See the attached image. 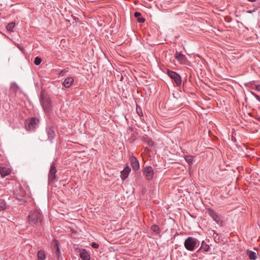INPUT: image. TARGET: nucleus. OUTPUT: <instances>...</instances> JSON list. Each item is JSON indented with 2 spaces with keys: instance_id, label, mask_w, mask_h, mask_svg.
<instances>
[{
  "instance_id": "f257e3e1",
  "label": "nucleus",
  "mask_w": 260,
  "mask_h": 260,
  "mask_svg": "<svg viewBox=\"0 0 260 260\" xmlns=\"http://www.w3.org/2000/svg\"><path fill=\"white\" fill-rule=\"evenodd\" d=\"M29 223L36 226H39L42 224L43 217L39 210H36L31 211L28 217Z\"/></svg>"
},
{
  "instance_id": "f03ea898",
  "label": "nucleus",
  "mask_w": 260,
  "mask_h": 260,
  "mask_svg": "<svg viewBox=\"0 0 260 260\" xmlns=\"http://www.w3.org/2000/svg\"><path fill=\"white\" fill-rule=\"evenodd\" d=\"M40 101L44 111L45 112H49L52 109V103L50 98L47 95L42 92Z\"/></svg>"
},
{
  "instance_id": "7ed1b4c3",
  "label": "nucleus",
  "mask_w": 260,
  "mask_h": 260,
  "mask_svg": "<svg viewBox=\"0 0 260 260\" xmlns=\"http://www.w3.org/2000/svg\"><path fill=\"white\" fill-rule=\"evenodd\" d=\"M198 244H199V241L198 239L192 237H188L185 239L184 242L185 248L191 251H192L195 249Z\"/></svg>"
},
{
  "instance_id": "20e7f679",
  "label": "nucleus",
  "mask_w": 260,
  "mask_h": 260,
  "mask_svg": "<svg viewBox=\"0 0 260 260\" xmlns=\"http://www.w3.org/2000/svg\"><path fill=\"white\" fill-rule=\"evenodd\" d=\"M207 211L209 215L217 224L221 226L223 225V220L220 214L211 208H209Z\"/></svg>"
},
{
  "instance_id": "39448f33",
  "label": "nucleus",
  "mask_w": 260,
  "mask_h": 260,
  "mask_svg": "<svg viewBox=\"0 0 260 260\" xmlns=\"http://www.w3.org/2000/svg\"><path fill=\"white\" fill-rule=\"evenodd\" d=\"M26 194L25 189L21 186L14 191V196L16 199L22 202L25 201Z\"/></svg>"
},
{
  "instance_id": "423d86ee",
  "label": "nucleus",
  "mask_w": 260,
  "mask_h": 260,
  "mask_svg": "<svg viewBox=\"0 0 260 260\" xmlns=\"http://www.w3.org/2000/svg\"><path fill=\"white\" fill-rule=\"evenodd\" d=\"M168 75L173 80L176 86H180L182 83V80L180 76L177 73L168 70L167 71Z\"/></svg>"
},
{
  "instance_id": "0eeeda50",
  "label": "nucleus",
  "mask_w": 260,
  "mask_h": 260,
  "mask_svg": "<svg viewBox=\"0 0 260 260\" xmlns=\"http://www.w3.org/2000/svg\"><path fill=\"white\" fill-rule=\"evenodd\" d=\"M39 120L36 117H32L26 121L25 127L27 131L33 130L36 128L39 123Z\"/></svg>"
},
{
  "instance_id": "6e6552de",
  "label": "nucleus",
  "mask_w": 260,
  "mask_h": 260,
  "mask_svg": "<svg viewBox=\"0 0 260 260\" xmlns=\"http://www.w3.org/2000/svg\"><path fill=\"white\" fill-rule=\"evenodd\" d=\"M57 172L56 167L53 163L50 166L48 174V183H52L57 181L56 178V173Z\"/></svg>"
},
{
  "instance_id": "1a4fd4ad",
  "label": "nucleus",
  "mask_w": 260,
  "mask_h": 260,
  "mask_svg": "<svg viewBox=\"0 0 260 260\" xmlns=\"http://www.w3.org/2000/svg\"><path fill=\"white\" fill-rule=\"evenodd\" d=\"M143 175L148 180H151L153 177L154 172L151 166H146L143 170Z\"/></svg>"
},
{
  "instance_id": "9d476101",
  "label": "nucleus",
  "mask_w": 260,
  "mask_h": 260,
  "mask_svg": "<svg viewBox=\"0 0 260 260\" xmlns=\"http://www.w3.org/2000/svg\"><path fill=\"white\" fill-rule=\"evenodd\" d=\"M46 131L47 134L48 139L51 142L55 136L54 127L51 125H47L46 128Z\"/></svg>"
},
{
  "instance_id": "9b49d317",
  "label": "nucleus",
  "mask_w": 260,
  "mask_h": 260,
  "mask_svg": "<svg viewBox=\"0 0 260 260\" xmlns=\"http://www.w3.org/2000/svg\"><path fill=\"white\" fill-rule=\"evenodd\" d=\"M129 160L133 170L136 171L138 170L140 168V165L137 158L134 155H132L130 156Z\"/></svg>"
},
{
  "instance_id": "f8f14e48",
  "label": "nucleus",
  "mask_w": 260,
  "mask_h": 260,
  "mask_svg": "<svg viewBox=\"0 0 260 260\" xmlns=\"http://www.w3.org/2000/svg\"><path fill=\"white\" fill-rule=\"evenodd\" d=\"M175 57L181 64H185L187 61L186 57L180 52H177L175 54Z\"/></svg>"
},
{
  "instance_id": "ddd939ff",
  "label": "nucleus",
  "mask_w": 260,
  "mask_h": 260,
  "mask_svg": "<svg viewBox=\"0 0 260 260\" xmlns=\"http://www.w3.org/2000/svg\"><path fill=\"white\" fill-rule=\"evenodd\" d=\"M131 171V168L127 165L124 167V169L121 171V178L122 180H125L128 177Z\"/></svg>"
},
{
  "instance_id": "4468645a",
  "label": "nucleus",
  "mask_w": 260,
  "mask_h": 260,
  "mask_svg": "<svg viewBox=\"0 0 260 260\" xmlns=\"http://www.w3.org/2000/svg\"><path fill=\"white\" fill-rule=\"evenodd\" d=\"M74 80L73 77H69L66 78L63 82V85L67 87H70L74 83Z\"/></svg>"
},
{
  "instance_id": "2eb2a0df",
  "label": "nucleus",
  "mask_w": 260,
  "mask_h": 260,
  "mask_svg": "<svg viewBox=\"0 0 260 260\" xmlns=\"http://www.w3.org/2000/svg\"><path fill=\"white\" fill-rule=\"evenodd\" d=\"M11 170L6 167H0V174L2 177H5L7 175L10 174Z\"/></svg>"
},
{
  "instance_id": "dca6fc26",
  "label": "nucleus",
  "mask_w": 260,
  "mask_h": 260,
  "mask_svg": "<svg viewBox=\"0 0 260 260\" xmlns=\"http://www.w3.org/2000/svg\"><path fill=\"white\" fill-rule=\"evenodd\" d=\"M80 256L83 260L90 259V255L85 249H83L80 252Z\"/></svg>"
},
{
  "instance_id": "f3484780",
  "label": "nucleus",
  "mask_w": 260,
  "mask_h": 260,
  "mask_svg": "<svg viewBox=\"0 0 260 260\" xmlns=\"http://www.w3.org/2000/svg\"><path fill=\"white\" fill-rule=\"evenodd\" d=\"M184 158L189 167H191L193 162V156L192 155H185Z\"/></svg>"
},
{
  "instance_id": "a211bd4d",
  "label": "nucleus",
  "mask_w": 260,
  "mask_h": 260,
  "mask_svg": "<svg viewBox=\"0 0 260 260\" xmlns=\"http://www.w3.org/2000/svg\"><path fill=\"white\" fill-rule=\"evenodd\" d=\"M210 248V246L208 244H206L204 241H203L202 242L201 246L199 250H203L206 252H208Z\"/></svg>"
},
{
  "instance_id": "6ab92c4d",
  "label": "nucleus",
  "mask_w": 260,
  "mask_h": 260,
  "mask_svg": "<svg viewBox=\"0 0 260 260\" xmlns=\"http://www.w3.org/2000/svg\"><path fill=\"white\" fill-rule=\"evenodd\" d=\"M54 248H56L55 253L56 254V255L58 257V259H59V258L60 256V251L59 248L58 242L57 240H55L54 241Z\"/></svg>"
},
{
  "instance_id": "aec40b11",
  "label": "nucleus",
  "mask_w": 260,
  "mask_h": 260,
  "mask_svg": "<svg viewBox=\"0 0 260 260\" xmlns=\"http://www.w3.org/2000/svg\"><path fill=\"white\" fill-rule=\"evenodd\" d=\"M143 141L149 145V146H153L154 145V142L151 140V139L148 138V137H143Z\"/></svg>"
},
{
  "instance_id": "412c9836",
  "label": "nucleus",
  "mask_w": 260,
  "mask_h": 260,
  "mask_svg": "<svg viewBox=\"0 0 260 260\" xmlns=\"http://www.w3.org/2000/svg\"><path fill=\"white\" fill-rule=\"evenodd\" d=\"M38 258L39 260H44L46 258V254L44 250H39L38 252Z\"/></svg>"
},
{
  "instance_id": "4be33fe9",
  "label": "nucleus",
  "mask_w": 260,
  "mask_h": 260,
  "mask_svg": "<svg viewBox=\"0 0 260 260\" xmlns=\"http://www.w3.org/2000/svg\"><path fill=\"white\" fill-rule=\"evenodd\" d=\"M7 209L6 202L4 200L0 199V211L5 210Z\"/></svg>"
},
{
  "instance_id": "5701e85b",
  "label": "nucleus",
  "mask_w": 260,
  "mask_h": 260,
  "mask_svg": "<svg viewBox=\"0 0 260 260\" xmlns=\"http://www.w3.org/2000/svg\"><path fill=\"white\" fill-rule=\"evenodd\" d=\"M15 26V23L14 22L9 23L6 26V28L9 31H13V29Z\"/></svg>"
},
{
  "instance_id": "b1692460",
  "label": "nucleus",
  "mask_w": 260,
  "mask_h": 260,
  "mask_svg": "<svg viewBox=\"0 0 260 260\" xmlns=\"http://www.w3.org/2000/svg\"><path fill=\"white\" fill-rule=\"evenodd\" d=\"M151 230L155 233L156 234H158L160 233V229L157 225L153 224L151 227Z\"/></svg>"
},
{
  "instance_id": "393cba45",
  "label": "nucleus",
  "mask_w": 260,
  "mask_h": 260,
  "mask_svg": "<svg viewBox=\"0 0 260 260\" xmlns=\"http://www.w3.org/2000/svg\"><path fill=\"white\" fill-rule=\"evenodd\" d=\"M248 256L251 260H255L257 258L256 254L255 252L250 251L249 252Z\"/></svg>"
},
{
  "instance_id": "a878e982",
  "label": "nucleus",
  "mask_w": 260,
  "mask_h": 260,
  "mask_svg": "<svg viewBox=\"0 0 260 260\" xmlns=\"http://www.w3.org/2000/svg\"><path fill=\"white\" fill-rule=\"evenodd\" d=\"M42 62V59L40 57H36L35 58V60H34V63L37 65V66H39L40 64V63H41Z\"/></svg>"
},
{
  "instance_id": "bb28decb",
  "label": "nucleus",
  "mask_w": 260,
  "mask_h": 260,
  "mask_svg": "<svg viewBox=\"0 0 260 260\" xmlns=\"http://www.w3.org/2000/svg\"><path fill=\"white\" fill-rule=\"evenodd\" d=\"M136 111L138 114L140 116H143V113L141 108L140 107L137 106Z\"/></svg>"
},
{
  "instance_id": "cd10ccee",
  "label": "nucleus",
  "mask_w": 260,
  "mask_h": 260,
  "mask_svg": "<svg viewBox=\"0 0 260 260\" xmlns=\"http://www.w3.org/2000/svg\"><path fill=\"white\" fill-rule=\"evenodd\" d=\"M251 93L256 98V99L260 102V96L254 92L251 91Z\"/></svg>"
},
{
  "instance_id": "c85d7f7f",
  "label": "nucleus",
  "mask_w": 260,
  "mask_h": 260,
  "mask_svg": "<svg viewBox=\"0 0 260 260\" xmlns=\"http://www.w3.org/2000/svg\"><path fill=\"white\" fill-rule=\"evenodd\" d=\"M91 246H92V247H93L94 248H98L99 247V244H98L96 243L93 242L91 244Z\"/></svg>"
},
{
  "instance_id": "c756f323",
  "label": "nucleus",
  "mask_w": 260,
  "mask_h": 260,
  "mask_svg": "<svg viewBox=\"0 0 260 260\" xmlns=\"http://www.w3.org/2000/svg\"><path fill=\"white\" fill-rule=\"evenodd\" d=\"M145 19L143 17L138 18V21L140 23H143L145 22Z\"/></svg>"
},
{
  "instance_id": "7c9ffc66",
  "label": "nucleus",
  "mask_w": 260,
  "mask_h": 260,
  "mask_svg": "<svg viewBox=\"0 0 260 260\" xmlns=\"http://www.w3.org/2000/svg\"><path fill=\"white\" fill-rule=\"evenodd\" d=\"M135 17L138 18L141 15V14L139 12H136L134 14Z\"/></svg>"
},
{
  "instance_id": "2f4dec72",
  "label": "nucleus",
  "mask_w": 260,
  "mask_h": 260,
  "mask_svg": "<svg viewBox=\"0 0 260 260\" xmlns=\"http://www.w3.org/2000/svg\"><path fill=\"white\" fill-rule=\"evenodd\" d=\"M255 88L257 91H260V85H256Z\"/></svg>"
},
{
  "instance_id": "473e14b6",
  "label": "nucleus",
  "mask_w": 260,
  "mask_h": 260,
  "mask_svg": "<svg viewBox=\"0 0 260 260\" xmlns=\"http://www.w3.org/2000/svg\"><path fill=\"white\" fill-rule=\"evenodd\" d=\"M214 238L215 241L216 242H217V241H216V239H217V238H216V237H214Z\"/></svg>"
},
{
  "instance_id": "72a5a7b5",
  "label": "nucleus",
  "mask_w": 260,
  "mask_h": 260,
  "mask_svg": "<svg viewBox=\"0 0 260 260\" xmlns=\"http://www.w3.org/2000/svg\"><path fill=\"white\" fill-rule=\"evenodd\" d=\"M214 238L215 241L216 242H217V241H216V239H217V238H216V237H214Z\"/></svg>"
},
{
  "instance_id": "f704fd0d",
  "label": "nucleus",
  "mask_w": 260,
  "mask_h": 260,
  "mask_svg": "<svg viewBox=\"0 0 260 260\" xmlns=\"http://www.w3.org/2000/svg\"><path fill=\"white\" fill-rule=\"evenodd\" d=\"M214 234H216V236H218L217 233H214Z\"/></svg>"
}]
</instances>
